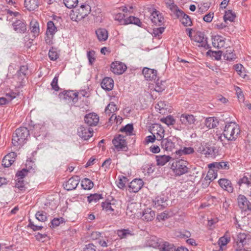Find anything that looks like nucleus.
<instances>
[{"instance_id":"obj_50","label":"nucleus","mask_w":251,"mask_h":251,"mask_svg":"<svg viewBox=\"0 0 251 251\" xmlns=\"http://www.w3.org/2000/svg\"><path fill=\"white\" fill-rule=\"evenodd\" d=\"M48 55L50 59L53 61L56 60L59 57L58 53L53 48L50 50Z\"/></svg>"},{"instance_id":"obj_31","label":"nucleus","mask_w":251,"mask_h":251,"mask_svg":"<svg viewBox=\"0 0 251 251\" xmlns=\"http://www.w3.org/2000/svg\"><path fill=\"white\" fill-rule=\"evenodd\" d=\"M39 5V0H25V6L29 11L36 9Z\"/></svg>"},{"instance_id":"obj_42","label":"nucleus","mask_w":251,"mask_h":251,"mask_svg":"<svg viewBox=\"0 0 251 251\" xmlns=\"http://www.w3.org/2000/svg\"><path fill=\"white\" fill-rule=\"evenodd\" d=\"M117 109L116 105L113 102H111L105 108V113L110 116L111 114L114 113Z\"/></svg>"},{"instance_id":"obj_59","label":"nucleus","mask_w":251,"mask_h":251,"mask_svg":"<svg viewBox=\"0 0 251 251\" xmlns=\"http://www.w3.org/2000/svg\"><path fill=\"white\" fill-rule=\"evenodd\" d=\"M64 219L63 218H54L51 221V226L53 227L58 226L61 223H64Z\"/></svg>"},{"instance_id":"obj_28","label":"nucleus","mask_w":251,"mask_h":251,"mask_svg":"<svg viewBox=\"0 0 251 251\" xmlns=\"http://www.w3.org/2000/svg\"><path fill=\"white\" fill-rule=\"evenodd\" d=\"M101 86L104 90L109 91L111 90L114 86L113 80L109 77H106L104 78L101 82Z\"/></svg>"},{"instance_id":"obj_45","label":"nucleus","mask_w":251,"mask_h":251,"mask_svg":"<svg viewBox=\"0 0 251 251\" xmlns=\"http://www.w3.org/2000/svg\"><path fill=\"white\" fill-rule=\"evenodd\" d=\"M36 218L39 221L44 222L47 220V214L43 211H39L35 214Z\"/></svg>"},{"instance_id":"obj_39","label":"nucleus","mask_w":251,"mask_h":251,"mask_svg":"<svg viewBox=\"0 0 251 251\" xmlns=\"http://www.w3.org/2000/svg\"><path fill=\"white\" fill-rule=\"evenodd\" d=\"M103 198L101 194H94L87 197V201L89 203H96Z\"/></svg>"},{"instance_id":"obj_51","label":"nucleus","mask_w":251,"mask_h":251,"mask_svg":"<svg viewBox=\"0 0 251 251\" xmlns=\"http://www.w3.org/2000/svg\"><path fill=\"white\" fill-rule=\"evenodd\" d=\"M247 235L245 233H239L237 237L238 242L244 246L247 243Z\"/></svg>"},{"instance_id":"obj_12","label":"nucleus","mask_w":251,"mask_h":251,"mask_svg":"<svg viewBox=\"0 0 251 251\" xmlns=\"http://www.w3.org/2000/svg\"><path fill=\"white\" fill-rule=\"evenodd\" d=\"M93 130L92 128L81 126L77 129L78 135L84 140H87L93 136Z\"/></svg>"},{"instance_id":"obj_16","label":"nucleus","mask_w":251,"mask_h":251,"mask_svg":"<svg viewBox=\"0 0 251 251\" xmlns=\"http://www.w3.org/2000/svg\"><path fill=\"white\" fill-rule=\"evenodd\" d=\"M79 182V178L78 176H74L71 177L65 184L64 188L67 191L75 189Z\"/></svg>"},{"instance_id":"obj_62","label":"nucleus","mask_w":251,"mask_h":251,"mask_svg":"<svg viewBox=\"0 0 251 251\" xmlns=\"http://www.w3.org/2000/svg\"><path fill=\"white\" fill-rule=\"evenodd\" d=\"M82 251H98L97 247L93 244H88L85 246Z\"/></svg>"},{"instance_id":"obj_32","label":"nucleus","mask_w":251,"mask_h":251,"mask_svg":"<svg viewBox=\"0 0 251 251\" xmlns=\"http://www.w3.org/2000/svg\"><path fill=\"white\" fill-rule=\"evenodd\" d=\"M219 124L218 119L214 117L207 118L204 122L205 126L209 129L215 128Z\"/></svg>"},{"instance_id":"obj_14","label":"nucleus","mask_w":251,"mask_h":251,"mask_svg":"<svg viewBox=\"0 0 251 251\" xmlns=\"http://www.w3.org/2000/svg\"><path fill=\"white\" fill-rule=\"evenodd\" d=\"M126 7L120 8L113 13V18L117 23L121 25H126L125 12Z\"/></svg>"},{"instance_id":"obj_52","label":"nucleus","mask_w":251,"mask_h":251,"mask_svg":"<svg viewBox=\"0 0 251 251\" xmlns=\"http://www.w3.org/2000/svg\"><path fill=\"white\" fill-rule=\"evenodd\" d=\"M234 68L238 74L242 77H244L246 75L244 70L243 66L240 64H237L234 65Z\"/></svg>"},{"instance_id":"obj_13","label":"nucleus","mask_w":251,"mask_h":251,"mask_svg":"<svg viewBox=\"0 0 251 251\" xmlns=\"http://www.w3.org/2000/svg\"><path fill=\"white\" fill-rule=\"evenodd\" d=\"M31 133L35 138L40 136L44 137L46 134V128L45 126L41 124H35L31 129Z\"/></svg>"},{"instance_id":"obj_53","label":"nucleus","mask_w":251,"mask_h":251,"mask_svg":"<svg viewBox=\"0 0 251 251\" xmlns=\"http://www.w3.org/2000/svg\"><path fill=\"white\" fill-rule=\"evenodd\" d=\"M64 3L68 8H72L75 7L78 2L77 0H63Z\"/></svg>"},{"instance_id":"obj_15","label":"nucleus","mask_w":251,"mask_h":251,"mask_svg":"<svg viewBox=\"0 0 251 251\" xmlns=\"http://www.w3.org/2000/svg\"><path fill=\"white\" fill-rule=\"evenodd\" d=\"M126 66L120 61H115L111 63L110 70L112 73L116 75L122 74L125 71Z\"/></svg>"},{"instance_id":"obj_21","label":"nucleus","mask_w":251,"mask_h":251,"mask_svg":"<svg viewBox=\"0 0 251 251\" xmlns=\"http://www.w3.org/2000/svg\"><path fill=\"white\" fill-rule=\"evenodd\" d=\"M143 182L141 179H133L128 185V190L131 192L136 193L142 187Z\"/></svg>"},{"instance_id":"obj_25","label":"nucleus","mask_w":251,"mask_h":251,"mask_svg":"<svg viewBox=\"0 0 251 251\" xmlns=\"http://www.w3.org/2000/svg\"><path fill=\"white\" fill-rule=\"evenodd\" d=\"M218 183L220 187L224 190L229 193H232L233 191V187L229 180L226 178H221L219 180Z\"/></svg>"},{"instance_id":"obj_27","label":"nucleus","mask_w":251,"mask_h":251,"mask_svg":"<svg viewBox=\"0 0 251 251\" xmlns=\"http://www.w3.org/2000/svg\"><path fill=\"white\" fill-rule=\"evenodd\" d=\"M98 40L100 42H104L107 40L108 33L107 30L104 28H99L95 31Z\"/></svg>"},{"instance_id":"obj_19","label":"nucleus","mask_w":251,"mask_h":251,"mask_svg":"<svg viewBox=\"0 0 251 251\" xmlns=\"http://www.w3.org/2000/svg\"><path fill=\"white\" fill-rule=\"evenodd\" d=\"M211 39L213 47L221 49L225 47L226 39L222 36L219 35L213 36Z\"/></svg>"},{"instance_id":"obj_54","label":"nucleus","mask_w":251,"mask_h":251,"mask_svg":"<svg viewBox=\"0 0 251 251\" xmlns=\"http://www.w3.org/2000/svg\"><path fill=\"white\" fill-rule=\"evenodd\" d=\"M194 152V150L193 148L191 147H185L182 150H179L177 151H176V153H180L181 154H192Z\"/></svg>"},{"instance_id":"obj_26","label":"nucleus","mask_w":251,"mask_h":251,"mask_svg":"<svg viewBox=\"0 0 251 251\" xmlns=\"http://www.w3.org/2000/svg\"><path fill=\"white\" fill-rule=\"evenodd\" d=\"M16 154L14 152H11L6 155L2 161V164L4 167H10L14 162Z\"/></svg>"},{"instance_id":"obj_11","label":"nucleus","mask_w":251,"mask_h":251,"mask_svg":"<svg viewBox=\"0 0 251 251\" xmlns=\"http://www.w3.org/2000/svg\"><path fill=\"white\" fill-rule=\"evenodd\" d=\"M150 246L153 248H158L160 251H176V249L173 244L167 242L158 244L157 242L154 241L153 243L150 244Z\"/></svg>"},{"instance_id":"obj_18","label":"nucleus","mask_w":251,"mask_h":251,"mask_svg":"<svg viewBox=\"0 0 251 251\" xmlns=\"http://www.w3.org/2000/svg\"><path fill=\"white\" fill-rule=\"evenodd\" d=\"M59 97L61 99L72 100L74 103L77 102L76 92L74 91H67L59 94Z\"/></svg>"},{"instance_id":"obj_55","label":"nucleus","mask_w":251,"mask_h":251,"mask_svg":"<svg viewBox=\"0 0 251 251\" xmlns=\"http://www.w3.org/2000/svg\"><path fill=\"white\" fill-rule=\"evenodd\" d=\"M87 57L89 64L92 65L95 61V52L94 50H90L87 52Z\"/></svg>"},{"instance_id":"obj_41","label":"nucleus","mask_w":251,"mask_h":251,"mask_svg":"<svg viewBox=\"0 0 251 251\" xmlns=\"http://www.w3.org/2000/svg\"><path fill=\"white\" fill-rule=\"evenodd\" d=\"M127 24H134L141 27L142 22L138 18L134 16H129L128 18H126V25Z\"/></svg>"},{"instance_id":"obj_43","label":"nucleus","mask_w":251,"mask_h":251,"mask_svg":"<svg viewBox=\"0 0 251 251\" xmlns=\"http://www.w3.org/2000/svg\"><path fill=\"white\" fill-rule=\"evenodd\" d=\"M236 16L234 12L231 10H228L225 12V14L224 16V19L225 22L229 21L230 22H233Z\"/></svg>"},{"instance_id":"obj_8","label":"nucleus","mask_w":251,"mask_h":251,"mask_svg":"<svg viewBox=\"0 0 251 251\" xmlns=\"http://www.w3.org/2000/svg\"><path fill=\"white\" fill-rule=\"evenodd\" d=\"M57 31V28L54 23L51 21H49L47 23V28L46 32V37L45 39L46 42L48 44L50 45L52 43V39Z\"/></svg>"},{"instance_id":"obj_9","label":"nucleus","mask_w":251,"mask_h":251,"mask_svg":"<svg viewBox=\"0 0 251 251\" xmlns=\"http://www.w3.org/2000/svg\"><path fill=\"white\" fill-rule=\"evenodd\" d=\"M237 202L238 206L241 211H247L251 209V203L245 196L242 194L238 195Z\"/></svg>"},{"instance_id":"obj_17","label":"nucleus","mask_w":251,"mask_h":251,"mask_svg":"<svg viewBox=\"0 0 251 251\" xmlns=\"http://www.w3.org/2000/svg\"><path fill=\"white\" fill-rule=\"evenodd\" d=\"M167 198L164 195L156 197L152 201L153 206L156 209H161L166 205Z\"/></svg>"},{"instance_id":"obj_5","label":"nucleus","mask_w":251,"mask_h":251,"mask_svg":"<svg viewBox=\"0 0 251 251\" xmlns=\"http://www.w3.org/2000/svg\"><path fill=\"white\" fill-rule=\"evenodd\" d=\"M178 140L179 139L175 136H170L163 139L161 142V148L166 151H171L176 148V143Z\"/></svg>"},{"instance_id":"obj_20","label":"nucleus","mask_w":251,"mask_h":251,"mask_svg":"<svg viewBox=\"0 0 251 251\" xmlns=\"http://www.w3.org/2000/svg\"><path fill=\"white\" fill-rule=\"evenodd\" d=\"M84 121L90 126H95L99 121V117L95 113H90L85 115Z\"/></svg>"},{"instance_id":"obj_46","label":"nucleus","mask_w":251,"mask_h":251,"mask_svg":"<svg viewBox=\"0 0 251 251\" xmlns=\"http://www.w3.org/2000/svg\"><path fill=\"white\" fill-rule=\"evenodd\" d=\"M162 123H165L167 126L173 125L175 123V120L173 116L169 115L165 118H163L160 119Z\"/></svg>"},{"instance_id":"obj_64","label":"nucleus","mask_w":251,"mask_h":251,"mask_svg":"<svg viewBox=\"0 0 251 251\" xmlns=\"http://www.w3.org/2000/svg\"><path fill=\"white\" fill-rule=\"evenodd\" d=\"M156 130L157 131L156 134L157 135L158 137H159V139L162 140L164 136V130L163 129V127L160 126H157Z\"/></svg>"},{"instance_id":"obj_58","label":"nucleus","mask_w":251,"mask_h":251,"mask_svg":"<svg viewBox=\"0 0 251 251\" xmlns=\"http://www.w3.org/2000/svg\"><path fill=\"white\" fill-rule=\"evenodd\" d=\"M113 120H114L117 125H120L123 121V119L120 116H115L114 114H112L111 117L109 118V122H112Z\"/></svg>"},{"instance_id":"obj_37","label":"nucleus","mask_w":251,"mask_h":251,"mask_svg":"<svg viewBox=\"0 0 251 251\" xmlns=\"http://www.w3.org/2000/svg\"><path fill=\"white\" fill-rule=\"evenodd\" d=\"M230 237L227 235H225L219 238L218 240V245L222 250H226V245L230 242Z\"/></svg>"},{"instance_id":"obj_6","label":"nucleus","mask_w":251,"mask_h":251,"mask_svg":"<svg viewBox=\"0 0 251 251\" xmlns=\"http://www.w3.org/2000/svg\"><path fill=\"white\" fill-rule=\"evenodd\" d=\"M180 121L182 125L193 128L196 125L197 119L193 115L185 113L180 115Z\"/></svg>"},{"instance_id":"obj_40","label":"nucleus","mask_w":251,"mask_h":251,"mask_svg":"<svg viewBox=\"0 0 251 251\" xmlns=\"http://www.w3.org/2000/svg\"><path fill=\"white\" fill-rule=\"evenodd\" d=\"M81 185L85 190H90L94 186L93 182L88 178H85L81 181Z\"/></svg>"},{"instance_id":"obj_47","label":"nucleus","mask_w":251,"mask_h":251,"mask_svg":"<svg viewBox=\"0 0 251 251\" xmlns=\"http://www.w3.org/2000/svg\"><path fill=\"white\" fill-rule=\"evenodd\" d=\"M155 168V166L154 165L148 164L143 167V170L144 173H146L149 175L154 172Z\"/></svg>"},{"instance_id":"obj_44","label":"nucleus","mask_w":251,"mask_h":251,"mask_svg":"<svg viewBox=\"0 0 251 251\" xmlns=\"http://www.w3.org/2000/svg\"><path fill=\"white\" fill-rule=\"evenodd\" d=\"M116 182L117 186L119 188L124 189L126 184V176L123 175H119Z\"/></svg>"},{"instance_id":"obj_7","label":"nucleus","mask_w":251,"mask_h":251,"mask_svg":"<svg viewBox=\"0 0 251 251\" xmlns=\"http://www.w3.org/2000/svg\"><path fill=\"white\" fill-rule=\"evenodd\" d=\"M188 162L184 160H179L176 162L174 167V172L176 176H181L188 172V168L187 167Z\"/></svg>"},{"instance_id":"obj_36","label":"nucleus","mask_w":251,"mask_h":251,"mask_svg":"<svg viewBox=\"0 0 251 251\" xmlns=\"http://www.w3.org/2000/svg\"><path fill=\"white\" fill-rule=\"evenodd\" d=\"M155 108L158 112L161 114H165L166 111L169 110L168 105L164 101H159L155 105Z\"/></svg>"},{"instance_id":"obj_1","label":"nucleus","mask_w":251,"mask_h":251,"mask_svg":"<svg viewBox=\"0 0 251 251\" xmlns=\"http://www.w3.org/2000/svg\"><path fill=\"white\" fill-rule=\"evenodd\" d=\"M240 128L235 122H229L226 124L223 134L225 138L228 141H235L240 133Z\"/></svg>"},{"instance_id":"obj_29","label":"nucleus","mask_w":251,"mask_h":251,"mask_svg":"<svg viewBox=\"0 0 251 251\" xmlns=\"http://www.w3.org/2000/svg\"><path fill=\"white\" fill-rule=\"evenodd\" d=\"M102 210L108 214H112L114 211L115 207V203L113 201H105L102 202Z\"/></svg>"},{"instance_id":"obj_35","label":"nucleus","mask_w":251,"mask_h":251,"mask_svg":"<svg viewBox=\"0 0 251 251\" xmlns=\"http://www.w3.org/2000/svg\"><path fill=\"white\" fill-rule=\"evenodd\" d=\"M30 29L33 34L34 36L36 37L39 35V24L36 20H32L30 24Z\"/></svg>"},{"instance_id":"obj_34","label":"nucleus","mask_w":251,"mask_h":251,"mask_svg":"<svg viewBox=\"0 0 251 251\" xmlns=\"http://www.w3.org/2000/svg\"><path fill=\"white\" fill-rule=\"evenodd\" d=\"M156 164L158 166H164L167 163L170 161L171 157L169 155H156L155 156Z\"/></svg>"},{"instance_id":"obj_48","label":"nucleus","mask_w":251,"mask_h":251,"mask_svg":"<svg viewBox=\"0 0 251 251\" xmlns=\"http://www.w3.org/2000/svg\"><path fill=\"white\" fill-rule=\"evenodd\" d=\"M166 88L165 82L163 81H157L156 82L154 90L157 92H161L165 90Z\"/></svg>"},{"instance_id":"obj_61","label":"nucleus","mask_w":251,"mask_h":251,"mask_svg":"<svg viewBox=\"0 0 251 251\" xmlns=\"http://www.w3.org/2000/svg\"><path fill=\"white\" fill-rule=\"evenodd\" d=\"M58 76H55L51 83L52 89L56 91H58L59 89V87L58 85Z\"/></svg>"},{"instance_id":"obj_22","label":"nucleus","mask_w":251,"mask_h":251,"mask_svg":"<svg viewBox=\"0 0 251 251\" xmlns=\"http://www.w3.org/2000/svg\"><path fill=\"white\" fill-rule=\"evenodd\" d=\"M14 30L17 33H24L26 31V25L23 20H18L12 24Z\"/></svg>"},{"instance_id":"obj_38","label":"nucleus","mask_w":251,"mask_h":251,"mask_svg":"<svg viewBox=\"0 0 251 251\" xmlns=\"http://www.w3.org/2000/svg\"><path fill=\"white\" fill-rule=\"evenodd\" d=\"M223 55L224 58L227 60L230 61L235 58V54L233 52V50L230 47L226 48Z\"/></svg>"},{"instance_id":"obj_60","label":"nucleus","mask_w":251,"mask_h":251,"mask_svg":"<svg viewBox=\"0 0 251 251\" xmlns=\"http://www.w3.org/2000/svg\"><path fill=\"white\" fill-rule=\"evenodd\" d=\"M19 95V93L13 91H10L9 93H7L5 95L6 99L8 100V102L12 100L13 99L15 98L17 96Z\"/></svg>"},{"instance_id":"obj_33","label":"nucleus","mask_w":251,"mask_h":251,"mask_svg":"<svg viewBox=\"0 0 251 251\" xmlns=\"http://www.w3.org/2000/svg\"><path fill=\"white\" fill-rule=\"evenodd\" d=\"M77 10L80 13L77 19L82 20L84 19L89 13L91 8L88 5L82 4L79 9Z\"/></svg>"},{"instance_id":"obj_49","label":"nucleus","mask_w":251,"mask_h":251,"mask_svg":"<svg viewBox=\"0 0 251 251\" xmlns=\"http://www.w3.org/2000/svg\"><path fill=\"white\" fill-rule=\"evenodd\" d=\"M197 42L202 43L201 46L206 49L210 48L209 45L207 44V39L204 37L203 34H200L199 36V39H197Z\"/></svg>"},{"instance_id":"obj_57","label":"nucleus","mask_w":251,"mask_h":251,"mask_svg":"<svg viewBox=\"0 0 251 251\" xmlns=\"http://www.w3.org/2000/svg\"><path fill=\"white\" fill-rule=\"evenodd\" d=\"M135 133L134 131L133 124H126V136L135 135Z\"/></svg>"},{"instance_id":"obj_63","label":"nucleus","mask_w":251,"mask_h":251,"mask_svg":"<svg viewBox=\"0 0 251 251\" xmlns=\"http://www.w3.org/2000/svg\"><path fill=\"white\" fill-rule=\"evenodd\" d=\"M169 217L168 214L166 212L161 213L156 216V219L159 221H163L167 219Z\"/></svg>"},{"instance_id":"obj_30","label":"nucleus","mask_w":251,"mask_h":251,"mask_svg":"<svg viewBox=\"0 0 251 251\" xmlns=\"http://www.w3.org/2000/svg\"><path fill=\"white\" fill-rule=\"evenodd\" d=\"M209 168H214L217 169H229V165L228 162L221 161L219 162H214L208 165Z\"/></svg>"},{"instance_id":"obj_24","label":"nucleus","mask_w":251,"mask_h":251,"mask_svg":"<svg viewBox=\"0 0 251 251\" xmlns=\"http://www.w3.org/2000/svg\"><path fill=\"white\" fill-rule=\"evenodd\" d=\"M142 73L147 80H155L157 78V72L155 70L145 68L143 69Z\"/></svg>"},{"instance_id":"obj_56","label":"nucleus","mask_w":251,"mask_h":251,"mask_svg":"<svg viewBox=\"0 0 251 251\" xmlns=\"http://www.w3.org/2000/svg\"><path fill=\"white\" fill-rule=\"evenodd\" d=\"M15 187L22 191L25 189V183L23 179L17 178L16 180Z\"/></svg>"},{"instance_id":"obj_10","label":"nucleus","mask_w":251,"mask_h":251,"mask_svg":"<svg viewBox=\"0 0 251 251\" xmlns=\"http://www.w3.org/2000/svg\"><path fill=\"white\" fill-rule=\"evenodd\" d=\"M150 11L151 14L150 19L152 23L155 25H161L164 18L160 12L153 8H150Z\"/></svg>"},{"instance_id":"obj_3","label":"nucleus","mask_w":251,"mask_h":251,"mask_svg":"<svg viewBox=\"0 0 251 251\" xmlns=\"http://www.w3.org/2000/svg\"><path fill=\"white\" fill-rule=\"evenodd\" d=\"M169 8L177 18L180 19V21L185 26L191 25L192 22L190 17L182 11L179 9L176 5L172 3L169 5Z\"/></svg>"},{"instance_id":"obj_23","label":"nucleus","mask_w":251,"mask_h":251,"mask_svg":"<svg viewBox=\"0 0 251 251\" xmlns=\"http://www.w3.org/2000/svg\"><path fill=\"white\" fill-rule=\"evenodd\" d=\"M155 213L150 208L145 209L142 212L141 219L144 221L151 222L155 218Z\"/></svg>"},{"instance_id":"obj_4","label":"nucleus","mask_w":251,"mask_h":251,"mask_svg":"<svg viewBox=\"0 0 251 251\" xmlns=\"http://www.w3.org/2000/svg\"><path fill=\"white\" fill-rule=\"evenodd\" d=\"M112 149L114 151H124L126 148V136L118 134L116 135L112 141Z\"/></svg>"},{"instance_id":"obj_2","label":"nucleus","mask_w":251,"mask_h":251,"mask_svg":"<svg viewBox=\"0 0 251 251\" xmlns=\"http://www.w3.org/2000/svg\"><path fill=\"white\" fill-rule=\"evenodd\" d=\"M29 135V131L25 127L17 129L13 135L12 143L13 146L18 147L25 144Z\"/></svg>"}]
</instances>
